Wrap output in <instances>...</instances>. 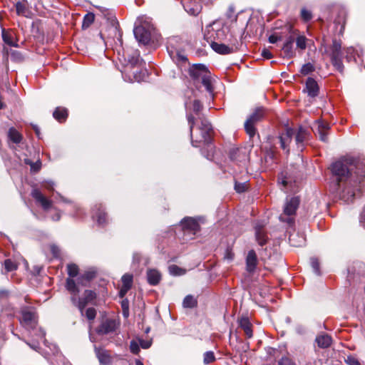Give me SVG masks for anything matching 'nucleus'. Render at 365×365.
Segmentation results:
<instances>
[{
	"label": "nucleus",
	"mask_w": 365,
	"mask_h": 365,
	"mask_svg": "<svg viewBox=\"0 0 365 365\" xmlns=\"http://www.w3.org/2000/svg\"><path fill=\"white\" fill-rule=\"evenodd\" d=\"M255 237L257 243L260 246H263L267 243L268 237L267 233L264 231L263 226L257 225L255 227Z\"/></svg>",
	"instance_id": "obj_21"
},
{
	"label": "nucleus",
	"mask_w": 365,
	"mask_h": 365,
	"mask_svg": "<svg viewBox=\"0 0 365 365\" xmlns=\"http://www.w3.org/2000/svg\"><path fill=\"white\" fill-rule=\"evenodd\" d=\"M239 151V150L237 148H233L230 150V158L232 160H235L236 158H235V154Z\"/></svg>",
	"instance_id": "obj_64"
},
{
	"label": "nucleus",
	"mask_w": 365,
	"mask_h": 365,
	"mask_svg": "<svg viewBox=\"0 0 365 365\" xmlns=\"http://www.w3.org/2000/svg\"><path fill=\"white\" fill-rule=\"evenodd\" d=\"M299 205L298 197L287 199L284 206V212L279 216V220L292 225L294 223V216Z\"/></svg>",
	"instance_id": "obj_7"
},
{
	"label": "nucleus",
	"mask_w": 365,
	"mask_h": 365,
	"mask_svg": "<svg viewBox=\"0 0 365 365\" xmlns=\"http://www.w3.org/2000/svg\"><path fill=\"white\" fill-rule=\"evenodd\" d=\"M279 365H297L291 359L288 357H282L279 361Z\"/></svg>",
	"instance_id": "obj_52"
},
{
	"label": "nucleus",
	"mask_w": 365,
	"mask_h": 365,
	"mask_svg": "<svg viewBox=\"0 0 365 365\" xmlns=\"http://www.w3.org/2000/svg\"><path fill=\"white\" fill-rule=\"evenodd\" d=\"M185 11L191 15L196 16L201 11V6L197 2L187 1L184 3Z\"/></svg>",
	"instance_id": "obj_23"
},
{
	"label": "nucleus",
	"mask_w": 365,
	"mask_h": 365,
	"mask_svg": "<svg viewBox=\"0 0 365 365\" xmlns=\"http://www.w3.org/2000/svg\"><path fill=\"white\" fill-rule=\"evenodd\" d=\"M314 69L315 68L312 63H307L302 66L300 70V73L304 76H307L312 73L314 71Z\"/></svg>",
	"instance_id": "obj_38"
},
{
	"label": "nucleus",
	"mask_w": 365,
	"mask_h": 365,
	"mask_svg": "<svg viewBox=\"0 0 365 365\" xmlns=\"http://www.w3.org/2000/svg\"><path fill=\"white\" fill-rule=\"evenodd\" d=\"M279 183L281 184L284 187L291 186L290 180L287 176H284L282 174L279 178Z\"/></svg>",
	"instance_id": "obj_48"
},
{
	"label": "nucleus",
	"mask_w": 365,
	"mask_h": 365,
	"mask_svg": "<svg viewBox=\"0 0 365 365\" xmlns=\"http://www.w3.org/2000/svg\"><path fill=\"white\" fill-rule=\"evenodd\" d=\"M240 327L245 331V335L247 338L252 337V324L249 321V319L246 317H243L239 321Z\"/></svg>",
	"instance_id": "obj_26"
},
{
	"label": "nucleus",
	"mask_w": 365,
	"mask_h": 365,
	"mask_svg": "<svg viewBox=\"0 0 365 365\" xmlns=\"http://www.w3.org/2000/svg\"><path fill=\"white\" fill-rule=\"evenodd\" d=\"M122 309H129V302L128 299H124L121 302Z\"/></svg>",
	"instance_id": "obj_63"
},
{
	"label": "nucleus",
	"mask_w": 365,
	"mask_h": 365,
	"mask_svg": "<svg viewBox=\"0 0 365 365\" xmlns=\"http://www.w3.org/2000/svg\"><path fill=\"white\" fill-rule=\"evenodd\" d=\"M93 217L96 219L99 225H104L106 223V214L101 210L100 206H96L93 208Z\"/></svg>",
	"instance_id": "obj_24"
},
{
	"label": "nucleus",
	"mask_w": 365,
	"mask_h": 365,
	"mask_svg": "<svg viewBox=\"0 0 365 365\" xmlns=\"http://www.w3.org/2000/svg\"><path fill=\"white\" fill-rule=\"evenodd\" d=\"M9 296V292L5 289L0 290V299H6Z\"/></svg>",
	"instance_id": "obj_62"
},
{
	"label": "nucleus",
	"mask_w": 365,
	"mask_h": 365,
	"mask_svg": "<svg viewBox=\"0 0 365 365\" xmlns=\"http://www.w3.org/2000/svg\"><path fill=\"white\" fill-rule=\"evenodd\" d=\"M122 287L130 289L133 284V275L130 274H125L122 277Z\"/></svg>",
	"instance_id": "obj_36"
},
{
	"label": "nucleus",
	"mask_w": 365,
	"mask_h": 365,
	"mask_svg": "<svg viewBox=\"0 0 365 365\" xmlns=\"http://www.w3.org/2000/svg\"><path fill=\"white\" fill-rule=\"evenodd\" d=\"M132 73L133 75V78L131 79L129 78V80L131 81H135L140 82V81H144L147 76V71L145 70L140 71L139 72L137 71H133Z\"/></svg>",
	"instance_id": "obj_32"
},
{
	"label": "nucleus",
	"mask_w": 365,
	"mask_h": 365,
	"mask_svg": "<svg viewBox=\"0 0 365 365\" xmlns=\"http://www.w3.org/2000/svg\"><path fill=\"white\" fill-rule=\"evenodd\" d=\"M182 229L185 232H190L195 235L200 230V225L197 220L192 217H185L181 221Z\"/></svg>",
	"instance_id": "obj_13"
},
{
	"label": "nucleus",
	"mask_w": 365,
	"mask_h": 365,
	"mask_svg": "<svg viewBox=\"0 0 365 365\" xmlns=\"http://www.w3.org/2000/svg\"><path fill=\"white\" fill-rule=\"evenodd\" d=\"M154 29L150 17L140 16L135 23L133 32L136 40L139 43L146 45L150 42Z\"/></svg>",
	"instance_id": "obj_3"
},
{
	"label": "nucleus",
	"mask_w": 365,
	"mask_h": 365,
	"mask_svg": "<svg viewBox=\"0 0 365 365\" xmlns=\"http://www.w3.org/2000/svg\"><path fill=\"white\" fill-rule=\"evenodd\" d=\"M247 188V185L245 182H235V189L237 192H243Z\"/></svg>",
	"instance_id": "obj_50"
},
{
	"label": "nucleus",
	"mask_w": 365,
	"mask_h": 365,
	"mask_svg": "<svg viewBox=\"0 0 365 365\" xmlns=\"http://www.w3.org/2000/svg\"><path fill=\"white\" fill-rule=\"evenodd\" d=\"M96 297V294L93 291L86 290L83 294V297L77 299L76 297H71V299L72 303L76 306L80 310L81 314H83V309L86 306Z\"/></svg>",
	"instance_id": "obj_8"
},
{
	"label": "nucleus",
	"mask_w": 365,
	"mask_h": 365,
	"mask_svg": "<svg viewBox=\"0 0 365 365\" xmlns=\"http://www.w3.org/2000/svg\"><path fill=\"white\" fill-rule=\"evenodd\" d=\"M148 282L150 285H157L160 279L161 274L157 269H149L147 272Z\"/></svg>",
	"instance_id": "obj_22"
},
{
	"label": "nucleus",
	"mask_w": 365,
	"mask_h": 365,
	"mask_svg": "<svg viewBox=\"0 0 365 365\" xmlns=\"http://www.w3.org/2000/svg\"><path fill=\"white\" fill-rule=\"evenodd\" d=\"M215 361V356L213 351H209L204 354L203 362L205 364H209Z\"/></svg>",
	"instance_id": "obj_42"
},
{
	"label": "nucleus",
	"mask_w": 365,
	"mask_h": 365,
	"mask_svg": "<svg viewBox=\"0 0 365 365\" xmlns=\"http://www.w3.org/2000/svg\"><path fill=\"white\" fill-rule=\"evenodd\" d=\"M119 324L114 319H106L103 321L97 328L96 331L99 334H108L114 332L118 328Z\"/></svg>",
	"instance_id": "obj_10"
},
{
	"label": "nucleus",
	"mask_w": 365,
	"mask_h": 365,
	"mask_svg": "<svg viewBox=\"0 0 365 365\" xmlns=\"http://www.w3.org/2000/svg\"><path fill=\"white\" fill-rule=\"evenodd\" d=\"M345 362L348 365H361L359 361L356 358L351 356H347V358L345 359Z\"/></svg>",
	"instance_id": "obj_53"
},
{
	"label": "nucleus",
	"mask_w": 365,
	"mask_h": 365,
	"mask_svg": "<svg viewBox=\"0 0 365 365\" xmlns=\"http://www.w3.org/2000/svg\"><path fill=\"white\" fill-rule=\"evenodd\" d=\"M329 125L327 123L321 120H317L314 123L313 130L319 135V139L323 142L328 141V130Z\"/></svg>",
	"instance_id": "obj_12"
},
{
	"label": "nucleus",
	"mask_w": 365,
	"mask_h": 365,
	"mask_svg": "<svg viewBox=\"0 0 365 365\" xmlns=\"http://www.w3.org/2000/svg\"><path fill=\"white\" fill-rule=\"evenodd\" d=\"M204 36L210 44L221 42L226 37V31L220 22L215 21L206 27Z\"/></svg>",
	"instance_id": "obj_5"
},
{
	"label": "nucleus",
	"mask_w": 365,
	"mask_h": 365,
	"mask_svg": "<svg viewBox=\"0 0 365 365\" xmlns=\"http://www.w3.org/2000/svg\"><path fill=\"white\" fill-rule=\"evenodd\" d=\"M170 56L172 58H177V60H178L179 61H182V62H185L187 61V58L186 57V56L181 51H177L175 52V56H174V52L173 51H170Z\"/></svg>",
	"instance_id": "obj_47"
},
{
	"label": "nucleus",
	"mask_w": 365,
	"mask_h": 365,
	"mask_svg": "<svg viewBox=\"0 0 365 365\" xmlns=\"http://www.w3.org/2000/svg\"><path fill=\"white\" fill-rule=\"evenodd\" d=\"M4 265L6 272H12L17 269V264L9 259L4 261Z\"/></svg>",
	"instance_id": "obj_39"
},
{
	"label": "nucleus",
	"mask_w": 365,
	"mask_h": 365,
	"mask_svg": "<svg viewBox=\"0 0 365 365\" xmlns=\"http://www.w3.org/2000/svg\"><path fill=\"white\" fill-rule=\"evenodd\" d=\"M200 130L201 133V139L199 142L203 141L208 144L211 140L212 128L210 123L205 118H200Z\"/></svg>",
	"instance_id": "obj_11"
},
{
	"label": "nucleus",
	"mask_w": 365,
	"mask_h": 365,
	"mask_svg": "<svg viewBox=\"0 0 365 365\" xmlns=\"http://www.w3.org/2000/svg\"><path fill=\"white\" fill-rule=\"evenodd\" d=\"M96 272L94 271H87L78 279L79 283H83V280L89 282L94 278Z\"/></svg>",
	"instance_id": "obj_43"
},
{
	"label": "nucleus",
	"mask_w": 365,
	"mask_h": 365,
	"mask_svg": "<svg viewBox=\"0 0 365 365\" xmlns=\"http://www.w3.org/2000/svg\"><path fill=\"white\" fill-rule=\"evenodd\" d=\"M311 266L316 274L320 275L319 262L317 258L312 257L310 259Z\"/></svg>",
	"instance_id": "obj_45"
},
{
	"label": "nucleus",
	"mask_w": 365,
	"mask_h": 365,
	"mask_svg": "<svg viewBox=\"0 0 365 365\" xmlns=\"http://www.w3.org/2000/svg\"><path fill=\"white\" fill-rule=\"evenodd\" d=\"M295 135V141L299 150H302L303 143L308 138V131L304 128L300 126L297 130L293 128L286 127L285 132L282 133L279 137L280 147L282 149L289 153V145L292 141V136Z\"/></svg>",
	"instance_id": "obj_2"
},
{
	"label": "nucleus",
	"mask_w": 365,
	"mask_h": 365,
	"mask_svg": "<svg viewBox=\"0 0 365 365\" xmlns=\"http://www.w3.org/2000/svg\"><path fill=\"white\" fill-rule=\"evenodd\" d=\"M332 64L339 71L343 72L344 65L341 61V56L331 57Z\"/></svg>",
	"instance_id": "obj_34"
},
{
	"label": "nucleus",
	"mask_w": 365,
	"mask_h": 365,
	"mask_svg": "<svg viewBox=\"0 0 365 365\" xmlns=\"http://www.w3.org/2000/svg\"><path fill=\"white\" fill-rule=\"evenodd\" d=\"M196 304H197V302H196L195 299L191 295L186 296L183 300L184 307L192 308V307H195Z\"/></svg>",
	"instance_id": "obj_35"
},
{
	"label": "nucleus",
	"mask_w": 365,
	"mask_h": 365,
	"mask_svg": "<svg viewBox=\"0 0 365 365\" xmlns=\"http://www.w3.org/2000/svg\"><path fill=\"white\" fill-rule=\"evenodd\" d=\"M341 44L339 41H338L336 39H334L332 41V45L331 47V57L334 56H341Z\"/></svg>",
	"instance_id": "obj_29"
},
{
	"label": "nucleus",
	"mask_w": 365,
	"mask_h": 365,
	"mask_svg": "<svg viewBox=\"0 0 365 365\" xmlns=\"http://www.w3.org/2000/svg\"><path fill=\"white\" fill-rule=\"evenodd\" d=\"M16 14L19 16L28 17L30 14L29 4L26 0L19 1L15 4Z\"/></svg>",
	"instance_id": "obj_18"
},
{
	"label": "nucleus",
	"mask_w": 365,
	"mask_h": 365,
	"mask_svg": "<svg viewBox=\"0 0 365 365\" xmlns=\"http://www.w3.org/2000/svg\"><path fill=\"white\" fill-rule=\"evenodd\" d=\"M140 345L143 349H148L151 346V341L150 340H140Z\"/></svg>",
	"instance_id": "obj_57"
},
{
	"label": "nucleus",
	"mask_w": 365,
	"mask_h": 365,
	"mask_svg": "<svg viewBox=\"0 0 365 365\" xmlns=\"http://www.w3.org/2000/svg\"><path fill=\"white\" fill-rule=\"evenodd\" d=\"M95 15L92 13H88L85 15L83 21L82 27L83 29L88 28L92 23L94 21Z\"/></svg>",
	"instance_id": "obj_33"
},
{
	"label": "nucleus",
	"mask_w": 365,
	"mask_h": 365,
	"mask_svg": "<svg viewBox=\"0 0 365 365\" xmlns=\"http://www.w3.org/2000/svg\"><path fill=\"white\" fill-rule=\"evenodd\" d=\"M201 108H202L201 103L197 100H195L193 102V104H192V110L195 112V113L198 114V113L200 112Z\"/></svg>",
	"instance_id": "obj_55"
},
{
	"label": "nucleus",
	"mask_w": 365,
	"mask_h": 365,
	"mask_svg": "<svg viewBox=\"0 0 365 365\" xmlns=\"http://www.w3.org/2000/svg\"><path fill=\"white\" fill-rule=\"evenodd\" d=\"M306 91L309 96L315 97L319 93V86L317 81L312 78H308L306 82Z\"/></svg>",
	"instance_id": "obj_17"
},
{
	"label": "nucleus",
	"mask_w": 365,
	"mask_h": 365,
	"mask_svg": "<svg viewBox=\"0 0 365 365\" xmlns=\"http://www.w3.org/2000/svg\"><path fill=\"white\" fill-rule=\"evenodd\" d=\"M211 48L217 53L220 54H229L232 53L233 48L232 47H230L228 46H226L224 43H222L221 42H215L213 43L210 44Z\"/></svg>",
	"instance_id": "obj_20"
},
{
	"label": "nucleus",
	"mask_w": 365,
	"mask_h": 365,
	"mask_svg": "<svg viewBox=\"0 0 365 365\" xmlns=\"http://www.w3.org/2000/svg\"><path fill=\"white\" fill-rule=\"evenodd\" d=\"M2 37H3V39H4V41L7 43L8 45L9 46H16L12 41L11 38L10 36H9L7 34H4L3 32V34H2Z\"/></svg>",
	"instance_id": "obj_56"
},
{
	"label": "nucleus",
	"mask_w": 365,
	"mask_h": 365,
	"mask_svg": "<svg viewBox=\"0 0 365 365\" xmlns=\"http://www.w3.org/2000/svg\"><path fill=\"white\" fill-rule=\"evenodd\" d=\"M301 18L304 21L307 22L312 19V14L310 11L303 8L301 10Z\"/></svg>",
	"instance_id": "obj_44"
},
{
	"label": "nucleus",
	"mask_w": 365,
	"mask_h": 365,
	"mask_svg": "<svg viewBox=\"0 0 365 365\" xmlns=\"http://www.w3.org/2000/svg\"><path fill=\"white\" fill-rule=\"evenodd\" d=\"M190 74L194 80L201 81L208 92H212L213 87L212 86L210 73L205 65H194L190 70Z\"/></svg>",
	"instance_id": "obj_4"
},
{
	"label": "nucleus",
	"mask_w": 365,
	"mask_h": 365,
	"mask_svg": "<svg viewBox=\"0 0 365 365\" xmlns=\"http://www.w3.org/2000/svg\"><path fill=\"white\" fill-rule=\"evenodd\" d=\"M227 16V18L231 19L232 21H235L237 20V16L234 15V10L232 8H230Z\"/></svg>",
	"instance_id": "obj_58"
},
{
	"label": "nucleus",
	"mask_w": 365,
	"mask_h": 365,
	"mask_svg": "<svg viewBox=\"0 0 365 365\" xmlns=\"http://www.w3.org/2000/svg\"><path fill=\"white\" fill-rule=\"evenodd\" d=\"M138 57H133L131 59L129 60V63L130 65L131 69H133L135 66V65L138 63Z\"/></svg>",
	"instance_id": "obj_60"
},
{
	"label": "nucleus",
	"mask_w": 365,
	"mask_h": 365,
	"mask_svg": "<svg viewBox=\"0 0 365 365\" xmlns=\"http://www.w3.org/2000/svg\"><path fill=\"white\" fill-rule=\"evenodd\" d=\"M9 137L14 143H20L22 139L21 135L14 128L9 129Z\"/></svg>",
	"instance_id": "obj_31"
},
{
	"label": "nucleus",
	"mask_w": 365,
	"mask_h": 365,
	"mask_svg": "<svg viewBox=\"0 0 365 365\" xmlns=\"http://www.w3.org/2000/svg\"><path fill=\"white\" fill-rule=\"evenodd\" d=\"M130 349L133 354H137L140 351V347L138 342L131 341L130 344Z\"/></svg>",
	"instance_id": "obj_51"
},
{
	"label": "nucleus",
	"mask_w": 365,
	"mask_h": 365,
	"mask_svg": "<svg viewBox=\"0 0 365 365\" xmlns=\"http://www.w3.org/2000/svg\"><path fill=\"white\" fill-rule=\"evenodd\" d=\"M21 324L26 329H34L37 323L36 312L33 309L24 308L21 311Z\"/></svg>",
	"instance_id": "obj_9"
},
{
	"label": "nucleus",
	"mask_w": 365,
	"mask_h": 365,
	"mask_svg": "<svg viewBox=\"0 0 365 365\" xmlns=\"http://www.w3.org/2000/svg\"><path fill=\"white\" fill-rule=\"evenodd\" d=\"M53 115L58 121H63L66 119L68 115L67 110L63 108H57L53 112Z\"/></svg>",
	"instance_id": "obj_28"
},
{
	"label": "nucleus",
	"mask_w": 365,
	"mask_h": 365,
	"mask_svg": "<svg viewBox=\"0 0 365 365\" xmlns=\"http://www.w3.org/2000/svg\"><path fill=\"white\" fill-rule=\"evenodd\" d=\"M43 185L47 190H53L54 182L53 181H45Z\"/></svg>",
	"instance_id": "obj_61"
},
{
	"label": "nucleus",
	"mask_w": 365,
	"mask_h": 365,
	"mask_svg": "<svg viewBox=\"0 0 365 365\" xmlns=\"http://www.w3.org/2000/svg\"><path fill=\"white\" fill-rule=\"evenodd\" d=\"M257 264V257L255 252L252 250L248 252L247 258H246V267L247 270L249 272H252L256 269Z\"/></svg>",
	"instance_id": "obj_16"
},
{
	"label": "nucleus",
	"mask_w": 365,
	"mask_h": 365,
	"mask_svg": "<svg viewBox=\"0 0 365 365\" xmlns=\"http://www.w3.org/2000/svg\"><path fill=\"white\" fill-rule=\"evenodd\" d=\"M332 338L330 335L325 332L319 333L315 339V342L321 349H327L332 344Z\"/></svg>",
	"instance_id": "obj_15"
},
{
	"label": "nucleus",
	"mask_w": 365,
	"mask_h": 365,
	"mask_svg": "<svg viewBox=\"0 0 365 365\" xmlns=\"http://www.w3.org/2000/svg\"><path fill=\"white\" fill-rule=\"evenodd\" d=\"M289 240L292 246L301 247L305 243V237L303 235L299 233H292L289 237Z\"/></svg>",
	"instance_id": "obj_25"
},
{
	"label": "nucleus",
	"mask_w": 365,
	"mask_h": 365,
	"mask_svg": "<svg viewBox=\"0 0 365 365\" xmlns=\"http://www.w3.org/2000/svg\"><path fill=\"white\" fill-rule=\"evenodd\" d=\"M336 178V191L346 202L353 201L356 192L365 189V158L348 156L331 165Z\"/></svg>",
	"instance_id": "obj_1"
},
{
	"label": "nucleus",
	"mask_w": 365,
	"mask_h": 365,
	"mask_svg": "<svg viewBox=\"0 0 365 365\" xmlns=\"http://www.w3.org/2000/svg\"><path fill=\"white\" fill-rule=\"evenodd\" d=\"M96 316V311L94 308H88L86 311V317L88 320H93Z\"/></svg>",
	"instance_id": "obj_49"
},
{
	"label": "nucleus",
	"mask_w": 365,
	"mask_h": 365,
	"mask_svg": "<svg viewBox=\"0 0 365 365\" xmlns=\"http://www.w3.org/2000/svg\"><path fill=\"white\" fill-rule=\"evenodd\" d=\"M95 351L101 364L107 365L110 363V356L107 350L96 346Z\"/></svg>",
	"instance_id": "obj_19"
},
{
	"label": "nucleus",
	"mask_w": 365,
	"mask_h": 365,
	"mask_svg": "<svg viewBox=\"0 0 365 365\" xmlns=\"http://www.w3.org/2000/svg\"><path fill=\"white\" fill-rule=\"evenodd\" d=\"M169 272L172 275H182L185 273V270L177 265L173 264L169 267Z\"/></svg>",
	"instance_id": "obj_41"
},
{
	"label": "nucleus",
	"mask_w": 365,
	"mask_h": 365,
	"mask_svg": "<svg viewBox=\"0 0 365 365\" xmlns=\"http://www.w3.org/2000/svg\"><path fill=\"white\" fill-rule=\"evenodd\" d=\"M68 274L70 277H76L78 274V267L74 264H71L67 266Z\"/></svg>",
	"instance_id": "obj_46"
},
{
	"label": "nucleus",
	"mask_w": 365,
	"mask_h": 365,
	"mask_svg": "<svg viewBox=\"0 0 365 365\" xmlns=\"http://www.w3.org/2000/svg\"><path fill=\"white\" fill-rule=\"evenodd\" d=\"M66 288L72 294V297H76L79 292L78 288L77 287L75 282L72 279H67L66 280Z\"/></svg>",
	"instance_id": "obj_30"
},
{
	"label": "nucleus",
	"mask_w": 365,
	"mask_h": 365,
	"mask_svg": "<svg viewBox=\"0 0 365 365\" xmlns=\"http://www.w3.org/2000/svg\"><path fill=\"white\" fill-rule=\"evenodd\" d=\"M31 196L39 203L44 210H48L52 205V201L47 199L38 189H34Z\"/></svg>",
	"instance_id": "obj_14"
},
{
	"label": "nucleus",
	"mask_w": 365,
	"mask_h": 365,
	"mask_svg": "<svg viewBox=\"0 0 365 365\" xmlns=\"http://www.w3.org/2000/svg\"><path fill=\"white\" fill-rule=\"evenodd\" d=\"M234 253L232 252L231 249L227 248L225 251V254L224 256V259L227 260L228 262H231L234 259Z\"/></svg>",
	"instance_id": "obj_54"
},
{
	"label": "nucleus",
	"mask_w": 365,
	"mask_h": 365,
	"mask_svg": "<svg viewBox=\"0 0 365 365\" xmlns=\"http://www.w3.org/2000/svg\"><path fill=\"white\" fill-rule=\"evenodd\" d=\"M294 41V38L290 36L287 40V41L284 43L283 48H282L284 53L289 58L293 57L294 55V52L293 51Z\"/></svg>",
	"instance_id": "obj_27"
},
{
	"label": "nucleus",
	"mask_w": 365,
	"mask_h": 365,
	"mask_svg": "<svg viewBox=\"0 0 365 365\" xmlns=\"http://www.w3.org/2000/svg\"><path fill=\"white\" fill-rule=\"evenodd\" d=\"M187 120H188V123L190 125V136H191V143L192 145V146L194 147H198L199 145L197 144V140H194L192 139V129H193V126H194V118L191 115H187Z\"/></svg>",
	"instance_id": "obj_37"
},
{
	"label": "nucleus",
	"mask_w": 365,
	"mask_h": 365,
	"mask_svg": "<svg viewBox=\"0 0 365 365\" xmlns=\"http://www.w3.org/2000/svg\"><path fill=\"white\" fill-rule=\"evenodd\" d=\"M307 38L304 36H299L296 39V44L297 48L301 50H304L307 47Z\"/></svg>",
	"instance_id": "obj_40"
},
{
	"label": "nucleus",
	"mask_w": 365,
	"mask_h": 365,
	"mask_svg": "<svg viewBox=\"0 0 365 365\" xmlns=\"http://www.w3.org/2000/svg\"><path fill=\"white\" fill-rule=\"evenodd\" d=\"M262 56L264 58H267V59H269V58H272V53H271L269 50H267V49H266V48H264V49H263V50H262Z\"/></svg>",
	"instance_id": "obj_59"
},
{
	"label": "nucleus",
	"mask_w": 365,
	"mask_h": 365,
	"mask_svg": "<svg viewBox=\"0 0 365 365\" xmlns=\"http://www.w3.org/2000/svg\"><path fill=\"white\" fill-rule=\"evenodd\" d=\"M265 111L262 108H257L245 122V130L250 138H253L257 132L256 125L264 117Z\"/></svg>",
	"instance_id": "obj_6"
}]
</instances>
